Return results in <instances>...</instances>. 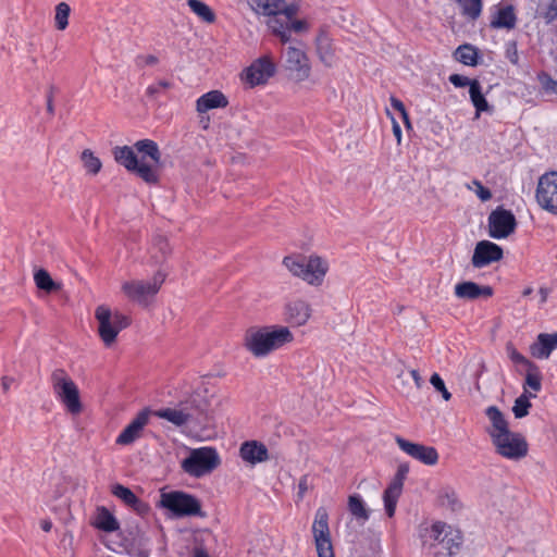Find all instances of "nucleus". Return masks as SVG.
<instances>
[{
    "instance_id": "obj_1",
    "label": "nucleus",
    "mask_w": 557,
    "mask_h": 557,
    "mask_svg": "<svg viewBox=\"0 0 557 557\" xmlns=\"http://www.w3.org/2000/svg\"><path fill=\"white\" fill-rule=\"evenodd\" d=\"M293 341L286 326L250 327L246 331L245 347L257 358L265 357Z\"/></svg>"
},
{
    "instance_id": "obj_2",
    "label": "nucleus",
    "mask_w": 557,
    "mask_h": 557,
    "mask_svg": "<svg viewBox=\"0 0 557 557\" xmlns=\"http://www.w3.org/2000/svg\"><path fill=\"white\" fill-rule=\"evenodd\" d=\"M211 409V403L205 395L194 393L185 401H181L175 408H163L151 411V414L165 419L175 426H183L189 423H200L207 418Z\"/></svg>"
},
{
    "instance_id": "obj_3",
    "label": "nucleus",
    "mask_w": 557,
    "mask_h": 557,
    "mask_svg": "<svg viewBox=\"0 0 557 557\" xmlns=\"http://www.w3.org/2000/svg\"><path fill=\"white\" fill-rule=\"evenodd\" d=\"M283 264L293 275L313 286L322 284L329 269L327 262L315 255L309 257L302 255L288 256L284 258Z\"/></svg>"
},
{
    "instance_id": "obj_4",
    "label": "nucleus",
    "mask_w": 557,
    "mask_h": 557,
    "mask_svg": "<svg viewBox=\"0 0 557 557\" xmlns=\"http://www.w3.org/2000/svg\"><path fill=\"white\" fill-rule=\"evenodd\" d=\"M250 8L258 14L267 16L268 27L272 33L283 34L282 27L290 14H297L299 5L286 4L283 0H247Z\"/></svg>"
},
{
    "instance_id": "obj_5",
    "label": "nucleus",
    "mask_w": 557,
    "mask_h": 557,
    "mask_svg": "<svg viewBox=\"0 0 557 557\" xmlns=\"http://www.w3.org/2000/svg\"><path fill=\"white\" fill-rule=\"evenodd\" d=\"M55 397L65 406L72 414L81 413L83 406L79 399V391L75 382L63 369H55L50 377Z\"/></svg>"
},
{
    "instance_id": "obj_6",
    "label": "nucleus",
    "mask_w": 557,
    "mask_h": 557,
    "mask_svg": "<svg viewBox=\"0 0 557 557\" xmlns=\"http://www.w3.org/2000/svg\"><path fill=\"white\" fill-rule=\"evenodd\" d=\"M114 160L127 171L135 173L144 182L156 184L159 181L158 172L151 163L138 160L134 149L129 146H116L112 149Z\"/></svg>"
},
{
    "instance_id": "obj_7",
    "label": "nucleus",
    "mask_w": 557,
    "mask_h": 557,
    "mask_svg": "<svg viewBox=\"0 0 557 557\" xmlns=\"http://www.w3.org/2000/svg\"><path fill=\"white\" fill-rule=\"evenodd\" d=\"M220 465V457L212 447H200L191 449L181 467L187 474L201 478L212 472Z\"/></svg>"
},
{
    "instance_id": "obj_8",
    "label": "nucleus",
    "mask_w": 557,
    "mask_h": 557,
    "mask_svg": "<svg viewBox=\"0 0 557 557\" xmlns=\"http://www.w3.org/2000/svg\"><path fill=\"white\" fill-rule=\"evenodd\" d=\"M95 317L98 321V333L106 346H111L117 334L129 325V319L120 313L114 312L106 307L99 306L95 311Z\"/></svg>"
},
{
    "instance_id": "obj_9",
    "label": "nucleus",
    "mask_w": 557,
    "mask_h": 557,
    "mask_svg": "<svg viewBox=\"0 0 557 557\" xmlns=\"http://www.w3.org/2000/svg\"><path fill=\"white\" fill-rule=\"evenodd\" d=\"M160 504L176 517L202 516L200 502L184 492L163 493Z\"/></svg>"
},
{
    "instance_id": "obj_10",
    "label": "nucleus",
    "mask_w": 557,
    "mask_h": 557,
    "mask_svg": "<svg viewBox=\"0 0 557 557\" xmlns=\"http://www.w3.org/2000/svg\"><path fill=\"white\" fill-rule=\"evenodd\" d=\"M492 443L496 453L502 457L519 460L528 454V443L520 433L507 431L499 435H494Z\"/></svg>"
},
{
    "instance_id": "obj_11",
    "label": "nucleus",
    "mask_w": 557,
    "mask_h": 557,
    "mask_svg": "<svg viewBox=\"0 0 557 557\" xmlns=\"http://www.w3.org/2000/svg\"><path fill=\"white\" fill-rule=\"evenodd\" d=\"M312 534L319 557H334L329 528V513L324 507H319L312 523Z\"/></svg>"
},
{
    "instance_id": "obj_12",
    "label": "nucleus",
    "mask_w": 557,
    "mask_h": 557,
    "mask_svg": "<svg viewBox=\"0 0 557 557\" xmlns=\"http://www.w3.org/2000/svg\"><path fill=\"white\" fill-rule=\"evenodd\" d=\"M165 280V274L157 272L151 281H131L122 285L125 295L134 301L147 305L148 298L153 297L160 289Z\"/></svg>"
},
{
    "instance_id": "obj_13",
    "label": "nucleus",
    "mask_w": 557,
    "mask_h": 557,
    "mask_svg": "<svg viewBox=\"0 0 557 557\" xmlns=\"http://www.w3.org/2000/svg\"><path fill=\"white\" fill-rule=\"evenodd\" d=\"M284 67L289 77L296 82H304L310 76L311 65L306 52L296 46H288L283 51Z\"/></svg>"
},
{
    "instance_id": "obj_14",
    "label": "nucleus",
    "mask_w": 557,
    "mask_h": 557,
    "mask_svg": "<svg viewBox=\"0 0 557 557\" xmlns=\"http://www.w3.org/2000/svg\"><path fill=\"white\" fill-rule=\"evenodd\" d=\"M516 226L515 215L503 207H497L488 215V235L492 238H506L515 232Z\"/></svg>"
},
{
    "instance_id": "obj_15",
    "label": "nucleus",
    "mask_w": 557,
    "mask_h": 557,
    "mask_svg": "<svg viewBox=\"0 0 557 557\" xmlns=\"http://www.w3.org/2000/svg\"><path fill=\"white\" fill-rule=\"evenodd\" d=\"M536 199L543 209L557 214V172L541 176L536 188Z\"/></svg>"
},
{
    "instance_id": "obj_16",
    "label": "nucleus",
    "mask_w": 557,
    "mask_h": 557,
    "mask_svg": "<svg viewBox=\"0 0 557 557\" xmlns=\"http://www.w3.org/2000/svg\"><path fill=\"white\" fill-rule=\"evenodd\" d=\"M409 472V466L407 463L399 465L395 479L391 482L387 488L384 491L383 499L384 507L387 516L392 518L395 513L397 500L401 494L404 480Z\"/></svg>"
},
{
    "instance_id": "obj_17",
    "label": "nucleus",
    "mask_w": 557,
    "mask_h": 557,
    "mask_svg": "<svg viewBox=\"0 0 557 557\" xmlns=\"http://www.w3.org/2000/svg\"><path fill=\"white\" fill-rule=\"evenodd\" d=\"M275 65L267 57L260 58L255 61L244 73L243 78L250 86L264 84L271 76L274 75Z\"/></svg>"
},
{
    "instance_id": "obj_18",
    "label": "nucleus",
    "mask_w": 557,
    "mask_h": 557,
    "mask_svg": "<svg viewBox=\"0 0 557 557\" xmlns=\"http://www.w3.org/2000/svg\"><path fill=\"white\" fill-rule=\"evenodd\" d=\"M396 443L403 451L408 454L410 457L423 462L424 465L433 466L438 460V454L432 446L412 443L400 436L396 437Z\"/></svg>"
},
{
    "instance_id": "obj_19",
    "label": "nucleus",
    "mask_w": 557,
    "mask_h": 557,
    "mask_svg": "<svg viewBox=\"0 0 557 557\" xmlns=\"http://www.w3.org/2000/svg\"><path fill=\"white\" fill-rule=\"evenodd\" d=\"M503 258L500 246L490 240H481L476 244L472 256V264L475 268H483Z\"/></svg>"
},
{
    "instance_id": "obj_20",
    "label": "nucleus",
    "mask_w": 557,
    "mask_h": 557,
    "mask_svg": "<svg viewBox=\"0 0 557 557\" xmlns=\"http://www.w3.org/2000/svg\"><path fill=\"white\" fill-rule=\"evenodd\" d=\"M151 411L141 410L131 423L120 433L115 443L119 445H131L143 435L144 428L149 422Z\"/></svg>"
},
{
    "instance_id": "obj_21",
    "label": "nucleus",
    "mask_w": 557,
    "mask_h": 557,
    "mask_svg": "<svg viewBox=\"0 0 557 557\" xmlns=\"http://www.w3.org/2000/svg\"><path fill=\"white\" fill-rule=\"evenodd\" d=\"M434 540L438 541L449 552V555H454L459 549L462 539L458 531H453L445 523H435L432 528Z\"/></svg>"
},
{
    "instance_id": "obj_22",
    "label": "nucleus",
    "mask_w": 557,
    "mask_h": 557,
    "mask_svg": "<svg viewBox=\"0 0 557 557\" xmlns=\"http://www.w3.org/2000/svg\"><path fill=\"white\" fill-rule=\"evenodd\" d=\"M310 315L311 307L302 299H293L285 306V317L292 325L301 326L306 324Z\"/></svg>"
},
{
    "instance_id": "obj_23",
    "label": "nucleus",
    "mask_w": 557,
    "mask_h": 557,
    "mask_svg": "<svg viewBox=\"0 0 557 557\" xmlns=\"http://www.w3.org/2000/svg\"><path fill=\"white\" fill-rule=\"evenodd\" d=\"M455 295L466 300L488 298L493 295V288L487 285H479L474 282L467 281L455 286Z\"/></svg>"
},
{
    "instance_id": "obj_24",
    "label": "nucleus",
    "mask_w": 557,
    "mask_h": 557,
    "mask_svg": "<svg viewBox=\"0 0 557 557\" xmlns=\"http://www.w3.org/2000/svg\"><path fill=\"white\" fill-rule=\"evenodd\" d=\"M239 456L245 462L256 465L269 459V451L264 444L257 441H247L240 445Z\"/></svg>"
},
{
    "instance_id": "obj_25",
    "label": "nucleus",
    "mask_w": 557,
    "mask_h": 557,
    "mask_svg": "<svg viewBox=\"0 0 557 557\" xmlns=\"http://www.w3.org/2000/svg\"><path fill=\"white\" fill-rule=\"evenodd\" d=\"M557 348V332L539 334L536 342L530 347L531 354L537 359H548L553 350Z\"/></svg>"
},
{
    "instance_id": "obj_26",
    "label": "nucleus",
    "mask_w": 557,
    "mask_h": 557,
    "mask_svg": "<svg viewBox=\"0 0 557 557\" xmlns=\"http://www.w3.org/2000/svg\"><path fill=\"white\" fill-rule=\"evenodd\" d=\"M112 494L121 499L125 505L134 509L136 512L143 515L148 510L147 505L141 502L128 487L122 484H114L112 486Z\"/></svg>"
},
{
    "instance_id": "obj_27",
    "label": "nucleus",
    "mask_w": 557,
    "mask_h": 557,
    "mask_svg": "<svg viewBox=\"0 0 557 557\" xmlns=\"http://www.w3.org/2000/svg\"><path fill=\"white\" fill-rule=\"evenodd\" d=\"M228 104L226 97L220 90H211L197 100V111L205 113L216 108H225Z\"/></svg>"
},
{
    "instance_id": "obj_28",
    "label": "nucleus",
    "mask_w": 557,
    "mask_h": 557,
    "mask_svg": "<svg viewBox=\"0 0 557 557\" xmlns=\"http://www.w3.org/2000/svg\"><path fill=\"white\" fill-rule=\"evenodd\" d=\"M485 414L492 423L491 429L487 430L491 438L494 435L503 434L509 430V425L503 412L496 406H490L485 410Z\"/></svg>"
},
{
    "instance_id": "obj_29",
    "label": "nucleus",
    "mask_w": 557,
    "mask_h": 557,
    "mask_svg": "<svg viewBox=\"0 0 557 557\" xmlns=\"http://www.w3.org/2000/svg\"><path fill=\"white\" fill-rule=\"evenodd\" d=\"M134 148L141 154V161L146 162L145 159L148 157L157 169L161 162V152L156 141L141 139L135 143Z\"/></svg>"
},
{
    "instance_id": "obj_30",
    "label": "nucleus",
    "mask_w": 557,
    "mask_h": 557,
    "mask_svg": "<svg viewBox=\"0 0 557 557\" xmlns=\"http://www.w3.org/2000/svg\"><path fill=\"white\" fill-rule=\"evenodd\" d=\"M469 95L471 102L475 108L476 117L480 116L481 112L492 113L493 108L492 106L488 104L487 100L485 99V96L482 92V86L478 79H473V83L469 88Z\"/></svg>"
},
{
    "instance_id": "obj_31",
    "label": "nucleus",
    "mask_w": 557,
    "mask_h": 557,
    "mask_svg": "<svg viewBox=\"0 0 557 557\" xmlns=\"http://www.w3.org/2000/svg\"><path fill=\"white\" fill-rule=\"evenodd\" d=\"M94 525L108 533L120 529L119 521L106 507L97 508Z\"/></svg>"
},
{
    "instance_id": "obj_32",
    "label": "nucleus",
    "mask_w": 557,
    "mask_h": 557,
    "mask_svg": "<svg viewBox=\"0 0 557 557\" xmlns=\"http://www.w3.org/2000/svg\"><path fill=\"white\" fill-rule=\"evenodd\" d=\"M516 14L511 5L499 8L491 21L493 28H507L511 29L516 26Z\"/></svg>"
},
{
    "instance_id": "obj_33",
    "label": "nucleus",
    "mask_w": 557,
    "mask_h": 557,
    "mask_svg": "<svg viewBox=\"0 0 557 557\" xmlns=\"http://www.w3.org/2000/svg\"><path fill=\"white\" fill-rule=\"evenodd\" d=\"M296 15L297 14L289 15L288 21L282 27L283 34L272 33L274 36H276L281 40L282 44H287L292 40L290 39L292 33L299 34V33L306 32L308 29L307 22L301 21V20H295Z\"/></svg>"
},
{
    "instance_id": "obj_34",
    "label": "nucleus",
    "mask_w": 557,
    "mask_h": 557,
    "mask_svg": "<svg viewBox=\"0 0 557 557\" xmlns=\"http://www.w3.org/2000/svg\"><path fill=\"white\" fill-rule=\"evenodd\" d=\"M36 286L46 293H54L61 289V284L52 280L48 271L39 269L34 274Z\"/></svg>"
},
{
    "instance_id": "obj_35",
    "label": "nucleus",
    "mask_w": 557,
    "mask_h": 557,
    "mask_svg": "<svg viewBox=\"0 0 557 557\" xmlns=\"http://www.w3.org/2000/svg\"><path fill=\"white\" fill-rule=\"evenodd\" d=\"M455 59L465 65L474 66L478 63V50L472 45L465 44L455 50Z\"/></svg>"
},
{
    "instance_id": "obj_36",
    "label": "nucleus",
    "mask_w": 557,
    "mask_h": 557,
    "mask_svg": "<svg viewBox=\"0 0 557 557\" xmlns=\"http://www.w3.org/2000/svg\"><path fill=\"white\" fill-rule=\"evenodd\" d=\"M317 50L320 60L327 66H331L334 61V53L331 42L327 37L321 36L318 38Z\"/></svg>"
},
{
    "instance_id": "obj_37",
    "label": "nucleus",
    "mask_w": 557,
    "mask_h": 557,
    "mask_svg": "<svg viewBox=\"0 0 557 557\" xmlns=\"http://www.w3.org/2000/svg\"><path fill=\"white\" fill-rule=\"evenodd\" d=\"M348 508L352 516L357 519L367 521L369 511L367 510L362 498L359 495H351L348 499Z\"/></svg>"
},
{
    "instance_id": "obj_38",
    "label": "nucleus",
    "mask_w": 557,
    "mask_h": 557,
    "mask_svg": "<svg viewBox=\"0 0 557 557\" xmlns=\"http://www.w3.org/2000/svg\"><path fill=\"white\" fill-rule=\"evenodd\" d=\"M191 11L197 14L201 20L207 23H212L215 20L213 11L200 0H188L187 1Z\"/></svg>"
},
{
    "instance_id": "obj_39",
    "label": "nucleus",
    "mask_w": 557,
    "mask_h": 557,
    "mask_svg": "<svg viewBox=\"0 0 557 557\" xmlns=\"http://www.w3.org/2000/svg\"><path fill=\"white\" fill-rule=\"evenodd\" d=\"M440 503L443 507L451 511H458L461 508V503L458 499L456 492L451 488H443L440 493Z\"/></svg>"
},
{
    "instance_id": "obj_40",
    "label": "nucleus",
    "mask_w": 557,
    "mask_h": 557,
    "mask_svg": "<svg viewBox=\"0 0 557 557\" xmlns=\"http://www.w3.org/2000/svg\"><path fill=\"white\" fill-rule=\"evenodd\" d=\"M459 5L462 9V14L469 17L470 20H476L482 12V1L481 0H457Z\"/></svg>"
},
{
    "instance_id": "obj_41",
    "label": "nucleus",
    "mask_w": 557,
    "mask_h": 557,
    "mask_svg": "<svg viewBox=\"0 0 557 557\" xmlns=\"http://www.w3.org/2000/svg\"><path fill=\"white\" fill-rule=\"evenodd\" d=\"M539 12L547 24L557 20V0H540Z\"/></svg>"
},
{
    "instance_id": "obj_42",
    "label": "nucleus",
    "mask_w": 557,
    "mask_h": 557,
    "mask_svg": "<svg viewBox=\"0 0 557 557\" xmlns=\"http://www.w3.org/2000/svg\"><path fill=\"white\" fill-rule=\"evenodd\" d=\"M70 12H71V8L65 2H60L55 7L54 20H55V26L58 29L63 30L67 27Z\"/></svg>"
},
{
    "instance_id": "obj_43",
    "label": "nucleus",
    "mask_w": 557,
    "mask_h": 557,
    "mask_svg": "<svg viewBox=\"0 0 557 557\" xmlns=\"http://www.w3.org/2000/svg\"><path fill=\"white\" fill-rule=\"evenodd\" d=\"M84 168L91 174H97L101 170V161L95 157L89 149H85L82 153Z\"/></svg>"
},
{
    "instance_id": "obj_44",
    "label": "nucleus",
    "mask_w": 557,
    "mask_h": 557,
    "mask_svg": "<svg viewBox=\"0 0 557 557\" xmlns=\"http://www.w3.org/2000/svg\"><path fill=\"white\" fill-rule=\"evenodd\" d=\"M531 406L527 391H524V393L515 400L512 412L517 419H521L529 413Z\"/></svg>"
},
{
    "instance_id": "obj_45",
    "label": "nucleus",
    "mask_w": 557,
    "mask_h": 557,
    "mask_svg": "<svg viewBox=\"0 0 557 557\" xmlns=\"http://www.w3.org/2000/svg\"><path fill=\"white\" fill-rule=\"evenodd\" d=\"M525 385L534 392H539L541 389V373L536 364L529 366L528 373L525 375Z\"/></svg>"
},
{
    "instance_id": "obj_46",
    "label": "nucleus",
    "mask_w": 557,
    "mask_h": 557,
    "mask_svg": "<svg viewBox=\"0 0 557 557\" xmlns=\"http://www.w3.org/2000/svg\"><path fill=\"white\" fill-rule=\"evenodd\" d=\"M153 248L160 252L161 256L153 255L156 262H162L166 256L171 252L166 238L158 236L154 238Z\"/></svg>"
},
{
    "instance_id": "obj_47",
    "label": "nucleus",
    "mask_w": 557,
    "mask_h": 557,
    "mask_svg": "<svg viewBox=\"0 0 557 557\" xmlns=\"http://www.w3.org/2000/svg\"><path fill=\"white\" fill-rule=\"evenodd\" d=\"M173 86V84L169 81L161 79L158 83L150 85L146 94L149 98L156 99L160 94H162L164 90L170 89Z\"/></svg>"
},
{
    "instance_id": "obj_48",
    "label": "nucleus",
    "mask_w": 557,
    "mask_h": 557,
    "mask_svg": "<svg viewBox=\"0 0 557 557\" xmlns=\"http://www.w3.org/2000/svg\"><path fill=\"white\" fill-rule=\"evenodd\" d=\"M539 82L542 89L546 94H555L557 91V82L552 78V76L545 72L539 74Z\"/></svg>"
},
{
    "instance_id": "obj_49",
    "label": "nucleus",
    "mask_w": 557,
    "mask_h": 557,
    "mask_svg": "<svg viewBox=\"0 0 557 557\" xmlns=\"http://www.w3.org/2000/svg\"><path fill=\"white\" fill-rule=\"evenodd\" d=\"M430 383L433 387L442 394V397L448 401L451 398L450 392L446 388L443 379L437 373H433L430 379Z\"/></svg>"
},
{
    "instance_id": "obj_50",
    "label": "nucleus",
    "mask_w": 557,
    "mask_h": 557,
    "mask_svg": "<svg viewBox=\"0 0 557 557\" xmlns=\"http://www.w3.org/2000/svg\"><path fill=\"white\" fill-rule=\"evenodd\" d=\"M506 350H507V354H508V357L510 358V360L517 364H523V366H527V368H529L530 364H534L533 362H531L530 360H528L522 354H520L515 347L512 344H507L506 346Z\"/></svg>"
},
{
    "instance_id": "obj_51",
    "label": "nucleus",
    "mask_w": 557,
    "mask_h": 557,
    "mask_svg": "<svg viewBox=\"0 0 557 557\" xmlns=\"http://www.w3.org/2000/svg\"><path fill=\"white\" fill-rule=\"evenodd\" d=\"M391 104L395 110H397L401 114V117H403L406 126L410 127V121H409V116L406 111L405 104L399 99H397L395 97L391 98Z\"/></svg>"
},
{
    "instance_id": "obj_52",
    "label": "nucleus",
    "mask_w": 557,
    "mask_h": 557,
    "mask_svg": "<svg viewBox=\"0 0 557 557\" xmlns=\"http://www.w3.org/2000/svg\"><path fill=\"white\" fill-rule=\"evenodd\" d=\"M449 82L455 86V87H466V86H471V84L473 83V79H470L468 78L467 76H462L460 74H451L449 76Z\"/></svg>"
},
{
    "instance_id": "obj_53",
    "label": "nucleus",
    "mask_w": 557,
    "mask_h": 557,
    "mask_svg": "<svg viewBox=\"0 0 557 557\" xmlns=\"http://www.w3.org/2000/svg\"><path fill=\"white\" fill-rule=\"evenodd\" d=\"M472 183L476 187V190H475L476 196L482 201H487V200H490L492 198L491 190L488 188L484 187L480 181L474 180Z\"/></svg>"
},
{
    "instance_id": "obj_54",
    "label": "nucleus",
    "mask_w": 557,
    "mask_h": 557,
    "mask_svg": "<svg viewBox=\"0 0 557 557\" xmlns=\"http://www.w3.org/2000/svg\"><path fill=\"white\" fill-rule=\"evenodd\" d=\"M506 57L512 64H518L519 54H518L517 45L515 41L507 42Z\"/></svg>"
},
{
    "instance_id": "obj_55",
    "label": "nucleus",
    "mask_w": 557,
    "mask_h": 557,
    "mask_svg": "<svg viewBox=\"0 0 557 557\" xmlns=\"http://www.w3.org/2000/svg\"><path fill=\"white\" fill-rule=\"evenodd\" d=\"M158 63V58L156 55L149 54V55H138L136 58V65L137 66H145V65H154Z\"/></svg>"
},
{
    "instance_id": "obj_56",
    "label": "nucleus",
    "mask_w": 557,
    "mask_h": 557,
    "mask_svg": "<svg viewBox=\"0 0 557 557\" xmlns=\"http://www.w3.org/2000/svg\"><path fill=\"white\" fill-rule=\"evenodd\" d=\"M309 488V478L308 475H304L301 476V479L299 480V483H298V498L299 499H302L306 492L308 491Z\"/></svg>"
},
{
    "instance_id": "obj_57",
    "label": "nucleus",
    "mask_w": 557,
    "mask_h": 557,
    "mask_svg": "<svg viewBox=\"0 0 557 557\" xmlns=\"http://www.w3.org/2000/svg\"><path fill=\"white\" fill-rule=\"evenodd\" d=\"M410 374L416 383V386L418 388H420L422 386L423 380H422L421 375L419 374V372L417 370H411Z\"/></svg>"
},
{
    "instance_id": "obj_58",
    "label": "nucleus",
    "mask_w": 557,
    "mask_h": 557,
    "mask_svg": "<svg viewBox=\"0 0 557 557\" xmlns=\"http://www.w3.org/2000/svg\"><path fill=\"white\" fill-rule=\"evenodd\" d=\"M540 295H541V304H544L547 300L548 289L545 287H541Z\"/></svg>"
},
{
    "instance_id": "obj_59",
    "label": "nucleus",
    "mask_w": 557,
    "mask_h": 557,
    "mask_svg": "<svg viewBox=\"0 0 557 557\" xmlns=\"http://www.w3.org/2000/svg\"><path fill=\"white\" fill-rule=\"evenodd\" d=\"M52 528V522L50 520H42L41 521V529L45 531V532H49Z\"/></svg>"
},
{
    "instance_id": "obj_60",
    "label": "nucleus",
    "mask_w": 557,
    "mask_h": 557,
    "mask_svg": "<svg viewBox=\"0 0 557 557\" xmlns=\"http://www.w3.org/2000/svg\"><path fill=\"white\" fill-rule=\"evenodd\" d=\"M12 381L13 380L8 376L2 377V387L5 392L10 388Z\"/></svg>"
},
{
    "instance_id": "obj_61",
    "label": "nucleus",
    "mask_w": 557,
    "mask_h": 557,
    "mask_svg": "<svg viewBox=\"0 0 557 557\" xmlns=\"http://www.w3.org/2000/svg\"><path fill=\"white\" fill-rule=\"evenodd\" d=\"M393 131H394V135L397 137L398 141L400 140V136H401V131H400V127L397 123L394 122V125H393Z\"/></svg>"
},
{
    "instance_id": "obj_62",
    "label": "nucleus",
    "mask_w": 557,
    "mask_h": 557,
    "mask_svg": "<svg viewBox=\"0 0 557 557\" xmlns=\"http://www.w3.org/2000/svg\"><path fill=\"white\" fill-rule=\"evenodd\" d=\"M194 557H209L202 548H196Z\"/></svg>"
},
{
    "instance_id": "obj_63",
    "label": "nucleus",
    "mask_w": 557,
    "mask_h": 557,
    "mask_svg": "<svg viewBox=\"0 0 557 557\" xmlns=\"http://www.w3.org/2000/svg\"><path fill=\"white\" fill-rule=\"evenodd\" d=\"M47 111L50 114L54 113V107H53L52 99H48V101H47Z\"/></svg>"
},
{
    "instance_id": "obj_64",
    "label": "nucleus",
    "mask_w": 557,
    "mask_h": 557,
    "mask_svg": "<svg viewBox=\"0 0 557 557\" xmlns=\"http://www.w3.org/2000/svg\"><path fill=\"white\" fill-rule=\"evenodd\" d=\"M533 292V288L532 287H527L523 292H522V295L523 296H530Z\"/></svg>"
}]
</instances>
